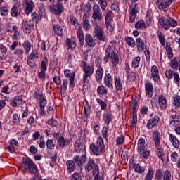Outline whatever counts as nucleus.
I'll return each instance as SVG.
<instances>
[{
    "label": "nucleus",
    "instance_id": "0eeeda50",
    "mask_svg": "<svg viewBox=\"0 0 180 180\" xmlns=\"http://www.w3.org/2000/svg\"><path fill=\"white\" fill-rule=\"evenodd\" d=\"M63 1L67 2L68 0H57V2L49 6L50 11L52 14L56 16H60L64 11V6L63 5Z\"/></svg>",
    "mask_w": 180,
    "mask_h": 180
},
{
    "label": "nucleus",
    "instance_id": "2f4dec72",
    "mask_svg": "<svg viewBox=\"0 0 180 180\" xmlns=\"http://www.w3.org/2000/svg\"><path fill=\"white\" fill-rule=\"evenodd\" d=\"M112 120V115L111 112L110 111L105 112L103 115V121L105 122V124L107 126H109Z\"/></svg>",
    "mask_w": 180,
    "mask_h": 180
},
{
    "label": "nucleus",
    "instance_id": "aec40b11",
    "mask_svg": "<svg viewBox=\"0 0 180 180\" xmlns=\"http://www.w3.org/2000/svg\"><path fill=\"white\" fill-rule=\"evenodd\" d=\"M137 51L139 52H143L148 46L147 44H145L144 41L141 37H137L136 39L135 43Z\"/></svg>",
    "mask_w": 180,
    "mask_h": 180
},
{
    "label": "nucleus",
    "instance_id": "e2e57ef3",
    "mask_svg": "<svg viewBox=\"0 0 180 180\" xmlns=\"http://www.w3.org/2000/svg\"><path fill=\"white\" fill-rule=\"evenodd\" d=\"M58 63V59L57 58H53V60H51L49 65V68L54 69L57 66Z\"/></svg>",
    "mask_w": 180,
    "mask_h": 180
},
{
    "label": "nucleus",
    "instance_id": "5fc2aeb1",
    "mask_svg": "<svg viewBox=\"0 0 180 180\" xmlns=\"http://www.w3.org/2000/svg\"><path fill=\"white\" fill-rule=\"evenodd\" d=\"M158 37L159 39L160 43L162 46H165V35L162 33V32H158Z\"/></svg>",
    "mask_w": 180,
    "mask_h": 180
},
{
    "label": "nucleus",
    "instance_id": "5701e85b",
    "mask_svg": "<svg viewBox=\"0 0 180 180\" xmlns=\"http://www.w3.org/2000/svg\"><path fill=\"white\" fill-rule=\"evenodd\" d=\"M114 82L116 91L121 92L123 89V82L121 80L120 76H115Z\"/></svg>",
    "mask_w": 180,
    "mask_h": 180
},
{
    "label": "nucleus",
    "instance_id": "864d4df0",
    "mask_svg": "<svg viewBox=\"0 0 180 180\" xmlns=\"http://www.w3.org/2000/svg\"><path fill=\"white\" fill-rule=\"evenodd\" d=\"M28 58L32 61L34 60V58H39V53L37 52V50L32 49L31 53L28 56Z\"/></svg>",
    "mask_w": 180,
    "mask_h": 180
},
{
    "label": "nucleus",
    "instance_id": "2eb2a0df",
    "mask_svg": "<svg viewBox=\"0 0 180 180\" xmlns=\"http://www.w3.org/2000/svg\"><path fill=\"white\" fill-rule=\"evenodd\" d=\"M24 5L25 6V13L27 16H29L34 10V0H24Z\"/></svg>",
    "mask_w": 180,
    "mask_h": 180
},
{
    "label": "nucleus",
    "instance_id": "c756f323",
    "mask_svg": "<svg viewBox=\"0 0 180 180\" xmlns=\"http://www.w3.org/2000/svg\"><path fill=\"white\" fill-rule=\"evenodd\" d=\"M83 104H84V112H83V115H84V118L85 119H88L89 117V112L90 110V105H89V102L86 99H84L83 101Z\"/></svg>",
    "mask_w": 180,
    "mask_h": 180
},
{
    "label": "nucleus",
    "instance_id": "680f3d73",
    "mask_svg": "<svg viewBox=\"0 0 180 180\" xmlns=\"http://www.w3.org/2000/svg\"><path fill=\"white\" fill-rule=\"evenodd\" d=\"M46 124H47L48 125L51 126V127H56L57 125L58 124V122H57V121H56V120H55V119L53 118V117L51 118V119H49V120L47 121Z\"/></svg>",
    "mask_w": 180,
    "mask_h": 180
},
{
    "label": "nucleus",
    "instance_id": "4be33fe9",
    "mask_svg": "<svg viewBox=\"0 0 180 180\" xmlns=\"http://www.w3.org/2000/svg\"><path fill=\"white\" fill-rule=\"evenodd\" d=\"M104 84L110 89H113V81L110 73H105L104 76Z\"/></svg>",
    "mask_w": 180,
    "mask_h": 180
},
{
    "label": "nucleus",
    "instance_id": "72a5a7b5",
    "mask_svg": "<svg viewBox=\"0 0 180 180\" xmlns=\"http://www.w3.org/2000/svg\"><path fill=\"white\" fill-rule=\"evenodd\" d=\"M110 60H111L112 66L114 68H116L119 64L120 58L118 57L117 53L115 51H112V58H110Z\"/></svg>",
    "mask_w": 180,
    "mask_h": 180
},
{
    "label": "nucleus",
    "instance_id": "f3484780",
    "mask_svg": "<svg viewBox=\"0 0 180 180\" xmlns=\"http://www.w3.org/2000/svg\"><path fill=\"white\" fill-rule=\"evenodd\" d=\"M160 121V117L158 115H155L154 117H152L148 120L146 127L148 129H152L156 127Z\"/></svg>",
    "mask_w": 180,
    "mask_h": 180
},
{
    "label": "nucleus",
    "instance_id": "ea45409f",
    "mask_svg": "<svg viewBox=\"0 0 180 180\" xmlns=\"http://www.w3.org/2000/svg\"><path fill=\"white\" fill-rule=\"evenodd\" d=\"M134 28L136 30H141L142 28L147 29V25L143 20H141L136 22Z\"/></svg>",
    "mask_w": 180,
    "mask_h": 180
},
{
    "label": "nucleus",
    "instance_id": "13d9d810",
    "mask_svg": "<svg viewBox=\"0 0 180 180\" xmlns=\"http://www.w3.org/2000/svg\"><path fill=\"white\" fill-rule=\"evenodd\" d=\"M46 147L49 150H53L55 148V143L51 139H48L46 141Z\"/></svg>",
    "mask_w": 180,
    "mask_h": 180
},
{
    "label": "nucleus",
    "instance_id": "09e8293b",
    "mask_svg": "<svg viewBox=\"0 0 180 180\" xmlns=\"http://www.w3.org/2000/svg\"><path fill=\"white\" fill-rule=\"evenodd\" d=\"M129 15H136L137 16V13H138V10H139V6L138 4H136L134 5V7L131 8V6H130L129 7Z\"/></svg>",
    "mask_w": 180,
    "mask_h": 180
},
{
    "label": "nucleus",
    "instance_id": "f8f14e48",
    "mask_svg": "<svg viewBox=\"0 0 180 180\" xmlns=\"http://www.w3.org/2000/svg\"><path fill=\"white\" fill-rule=\"evenodd\" d=\"M44 15H46V13L41 9L36 10L31 13L32 20L35 24H39Z\"/></svg>",
    "mask_w": 180,
    "mask_h": 180
},
{
    "label": "nucleus",
    "instance_id": "a18cd8bd",
    "mask_svg": "<svg viewBox=\"0 0 180 180\" xmlns=\"http://www.w3.org/2000/svg\"><path fill=\"white\" fill-rule=\"evenodd\" d=\"M89 18L86 15L83 16V28L85 31L90 29L91 25L89 24Z\"/></svg>",
    "mask_w": 180,
    "mask_h": 180
},
{
    "label": "nucleus",
    "instance_id": "9d476101",
    "mask_svg": "<svg viewBox=\"0 0 180 180\" xmlns=\"http://www.w3.org/2000/svg\"><path fill=\"white\" fill-rule=\"evenodd\" d=\"M60 133L54 132L53 134V137L56 139L58 146L60 148H64L65 146H68L70 143L69 139H65L63 136H60Z\"/></svg>",
    "mask_w": 180,
    "mask_h": 180
},
{
    "label": "nucleus",
    "instance_id": "a19ab883",
    "mask_svg": "<svg viewBox=\"0 0 180 180\" xmlns=\"http://www.w3.org/2000/svg\"><path fill=\"white\" fill-rule=\"evenodd\" d=\"M153 176H154V169L153 167H149L144 180H153Z\"/></svg>",
    "mask_w": 180,
    "mask_h": 180
},
{
    "label": "nucleus",
    "instance_id": "bb28decb",
    "mask_svg": "<svg viewBox=\"0 0 180 180\" xmlns=\"http://www.w3.org/2000/svg\"><path fill=\"white\" fill-rule=\"evenodd\" d=\"M66 165L68 174H72V172H74L77 167V165H75L74 161H72V160H68L66 161Z\"/></svg>",
    "mask_w": 180,
    "mask_h": 180
},
{
    "label": "nucleus",
    "instance_id": "c9c22d12",
    "mask_svg": "<svg viewBox=\"0 0 180 180\" xmlns=\"http://www.w3.org/2000/svg\"><path fill=\"white\" fill-rule=\"evenodd\" d=\"M145 149H146V141L143 138H140L138 141L137 152H141Z\"/></svg>",
    "mask_w": 180,
    "mask_h": 180
},
{
    "label": "nucleus",
    "instance_id": "412c9836",
    "mask_svg": "<svg viewBox=\"0 0 180 180\" xmlns=\"http://www.w3.org/2000/svg\"><path fill=\"white\" fill-rule=\"evenodd\" d=\"M103 74H104L103 68L101 65H99L95 74V79L97 83L101 84Z\"/></svg>",
    "mask_w": 180,
    "mask_h": 180
},
{
    "label": "nucleus",
    "instance_id": "c03bdc74",
    "mask_svg": "<svg viewBox=\"0 0 180 180\" xmlns=\"http://www.w3.org/2000/svg\"><path fill=\"white\" fill-rule=\"evenodd\" d=\"M23 47L25 51V53L27 55L30 52V50H32V48H33V45L30 43V41L27 40L24 42Z\"/></svg>",
    "mask_w": 180,
    "mask_h": 180
},
{
    "label": "nucleus",
    "instance_id": "39448f33",
    "mask_svg": "<svg viewBox=\"0 0 180 180\" xmlns=\"http://www.w3.org/2000/svg\"><path fill=\"white\" fill-rule=\"evenodd\" d=\"M24 155L26 156L23 160V167L25 172L30 174H34V176L39 175V168L37 167V165L32 158H30V157L27 156V155L24 153Z\"/></svg>",
    "mask_w": 180,
    "mask_h": 180
},
{
    "label": "nucleus",
    "instance_id": "ddd939ff",
    "mask_svg": "<svg viewBox=\"0 0 180 180\" xmlns=\"http://www.w3.org/2000/svg\"><path fill=\"white\" fill-rule=\"evenodd\" d=\"M174 0H157L156 5L160 11H167Z\"/></svg>",
    "mask_w": 180,
    "mask_h": 180
},
{
    "label": "nucleus",
    "instance_id": "b1692460",
    "mask_svg": "<svg viewBox=\"0 0 180 180\" xmlns=\"http://www.w3.org/2000/svg\"><path fill=\"white\" fill-rule=\"evenodd\" d=\"M112 48L110 46H109L105 49V54L103 58V62H104L103 64H106L112 59Z\"/></svg>",
    "mask_w": 180,
    "mask_h": 180
},
{
    "label": "nucleus",
    "instance_id": "37998d69",
    "mask_svg": "<svg viewBox=\"0 0 180 180\" xmlns=\"http://www.w3.org/2000/svg\"><path fill=\"white\" fill-rule=\"evenodd\" d=\"M138 153L139 154V155L142 158H143L144 159L147 160L149 158L150 152V150L146 148L145 149H143L141 151L138 152Z\"/></svg>",
    "mask_w": 180,
    "mask_h": 180
},
{
    "label": "nucleus",
    "instance_id": "052dcab7",
    "mask_svg": "<svg viewBox=\"0 0 180 180\" xmlns=\"http://www.w3.org/2000/svg\"><path fill=\"white\" fill-rule=\"evenodd\" d=\"M175 73H176V72L174 70H168L165 72V76L168 79H172L173 78V77L174 76Z\"/></svg>",
    "mask_w": 180,
    "mask_h": 180
},
{
    "label": "nucleus",
    "instance_id": "4d7b16f0",
    "mask_svg": "<svg viewBox=\"0 0 180 180\" xmlns=\"http://www.w3.org/2000/svg\"><path fill=\"white\" fill-rule=\"evenodd\" d=\"M125 141V136L124 135H120L118 137H117L116 139V146H121L124 143Z\"/></svg>",
    "mask_w": 180,
    "mask_h": 180
},
{
    "label": "nucleus",
    "instance_id": "8fccbe9b",
    "mask_svg": "<svg viewBox=\"0 0 180 180\" xmlns=\"http://www.w3.org/2000/svg\"><path fill=\"white\" fill-rule=\"evenodd\" d=\"M108 129H109L108 126L103 127L102 131H101L102 136L106 141H108Z\"/></svg>",
    "mask_w": 180,
    "mask_h": 180
},
{
    "label": "nucleus",
    "instance_id": "4468645a",
    "mask_svg": "<svg viewBox=\"0 0 180 180\" xmlns=\"http://www.w3.org/2000/svg\"><path fill=\"white\" fill-rule=\"evenodd\" d=\"M124 70L126 72L127 79L130 82H134L136 79V72H133L129 67V63H125Z\"/></svg>",
    "mask_w": 180,
    "mask_h": 180
},
{
    "label": "nucleus",
    "instance_id": "bf43d9fd",
    "mask_svg": "<svg viewBox=\"0 0 180 180\" xmlns=\"http://www.w3.org/2000/svg\"><path fill=\"white\" fill-rule=\"evenodd\" d=\"M68 79H63V84L61 85V89H60V93H65L68 87Z\"/></svg>",
    "mask_w": 180,
    "mask_h": 180
},
{
    "label": "nucleus",
    "instance_id": "69168bd1",
    "mask_svg": "<svg viewBox=\"0 0 180 180\" xmlns=\"http://www.w3.org/2000/svg\"><path fill=\"white\" fill-rule=\"evenodd\" d=\"M75 73L73 72L71 74L70 77L69 78L70 87H71V88H74V86H75Z\"/></svg>",
    "mask_w": 180,
    "mask_h": 180
},
{
    "label": "nucleus",
    "instance_id": "0e129e2a",
    "mask_svg": "<svg viewBox=\"0 0 180 180\" xmlns=\"http://www.w3.org/2000/svg\"><path fill=\"white\" fill-rule=\"evenodd\" d=\"M179 65V63L175 57L173 60H171L170 66L172 69L176 70Z\"/></svg>",
    "mask_w": 180,
    "mask_h": 180
},
{
    "label": "nucleus",
    "instance_id": "6e6d98bb",
    "mask_svg": "<svg viewBox=\"0 0 180 180\" xmlns=\"http://www.w3.org/2000/svg\"><path fill=\"white\" fill-rule=\"evenodd\" d=\"M138 106V102L136 98H132L131 101L129 103V108L133 110L134 112L136 111Z\"/></svg>",
    "mask_w": 180,
    "mask_h": 180
},
{
    "label": "nucleus",
    "instance_id": "dca6fc26",
    "mask_svg": "<svg viewBox=\"0 0 180 180\" xmlns=\"http://www.w3.org/2000/svg\"><path fill=\"white\" fill-rule=\"evenodd\" d=\"M151 78L155 83L161 81L158 68L155 65H153L151 68Z\"/></svg>",
    "mask_w": 180,
    "mask_h": 180
},
{
    "label": "nucleus",
    "instance_id": "603ef678",
    "mask_svg": "<svg viewBox=\"0 0 180 180\" xmlns=\"http://www.w3.org/2000/svg\"><path fill=\"white\" fill-rule=\"evenodd\" d=\"M82 174L78 172H75L70 176V180H82Z\"/></svg>",
    "mask_w": 180,
    "mask_h": 180
},
{
    "label": "nucleus",
    "instance_id": "58836bf2",
    "mask_svg": "<svg viewBox=\"0 0 180 180\" xmlns=\"http://www.w3.org/2000/svg\"><path fill=\"white\" fill-rule=\"evenodd\" d=\"M77 35L80 46H83L84 44V34H83V30H78L77 31Z\"/></svg>",
    "mask_w": 180,
    "mask_h": 180
},
{
    "label": "nucleus",
    "instance_id": "49530a36",
    "mask_svg": "<svg viewBox=\"0 0 180 180\" xmlns=\"http://www.w3.org/2000/svg\"><path fill=\"white\" fill-rule=\"evenodd\" d=\"M96 102L98 103L99 106H101V110H105L107 108V103L101 98H96Z\"/></svg>",
    "mask_w": 180,
    "mask_h": 180
},
{
    "label": "nucleus",
    "instance_id": "f704fd0d",
    "mask_svg": "<svg viewBox=\"0 0 180 180\" xmlns=\"http://www.w3.org/2000/svg\"><path fill=\"white\" fill-rule=\"evenodd\" d=\"M158 103L160 104V107L162 110H165L167 108V98L162 95H160L158 98Z\"/></svg>",
    "mask_w": 180,
    "mask_h": 180
},
{
    "label": "nucleus",
    "instance_id": "f03ea898",
    "mask_svg": "<svg viewBox=\"0 0 180 180\" xmlns=\"http://www.w3.org/2000/svg\"><path fill=\"white\" fill-rule=\"evenodd\" d=\"M84 170L86 172L89 173L91 172L94 180H101L102 177L100 174V168L98 164L94 160V158H89L85 165Z\"/></svg>",
    "mask_w": 180,
    "mask_h": 180
},
{
    "label": "nucleus",
    "instance_id": "6ab92c4d",
    "mask_svg": "<svg viewBox=\"0 0 180 180\" xmlns=\"http://www.w3.org/2000/svg\"><path fill=\"white\" fill-rule=\"evenodd\" d=\"M153 84L151 82H148L145 84V91L146 96L149 98H151L153 95Z\"/></svg>",
    "mask_w": 180,
    "mask_h": 180
},
{
    "label": "nucleus",
    "instance_id": "a211bd4d",
    "mask_svg": "<svg viewBox=\"0 0 180 180\" xmlns=\"http://www.w3.org/2000/svg\"><path fill=\"white\" fill-rule=\"evenodd\" d=\"M111 16L112 11L109 10L107 12L106 15L105 17V27H106L107 30H108L109 27H110V28L109 29L110 32H112L113 31L111 25V21L112 20V18Z\"/></svg>",
    "mask_w": 180,
    "mask_h": 180
},
{
    "label": "nucleus",
    "instance_id": "393cba45",
    "mask_svg": "<svg viewBox=\"0 0 180 180\" xmlns=\"http://www.w3.org/2000/svg\"><path fill=\"white\" fill-rule=\"evenodd\" d=\"M23 104V99L22 98V96H17L14 98L10 101V105L13 106V108L16 106H19L20 105Z\"/></svg>",
    "mask_w": 180,
    "mask_h": 180
},
{
    "label": "nucleus",
    "instance_id": "774afa93",
    "mask_svg": "<svg viewBox=\"0 0 180 180\" xmlns=\"http://www.w3.org/2000/svg\"><path fill=\"white\" fill-rule=\"evenodd\" d=\"M174 82L178 86L180 84V77H179V73L177 72H176V73L174 74Z\"/></svg>",
    "mask_w": 180,
    "mask_h": 180
},
{
    "label": "nucleus",
    "instance_id": "9b49d317",
    "mask_svg": "<svg viewBox=\"0 0 180 180\" xmlns=\"http://www.w3.org/2000/svg\"><path fill=\"white\" fill-rule=\"evenodd\" d=\"M94 27H95V37H97L98 44H101V41L104 42L105 39V37L104 36V29L102 27H100L98 22H94Z\"/></svg>",
    "mask_w": 180,
    "mask_h": 180
},
{
    "label": "nucleus",
    "instance_id": "7ed1b4c3",
    "mask_svg": "<svg viewBox=\"0 0 180 180\" xmlns=\"http://www.w3.org/2000/svg\"><path fill=\"white\" fill-rule=\"evenodd\" d=\"M109 1H110V0H98V5H94L92 14V18L94 21L98 20V22H101L103 20V14L99 7H101L102 11H105L108 2Z\"/></svg>",
    "mask_w": 180,
    "mask_h": 180
},
{
    "label": "nucleus",
    "instance_id": "a878e982",
    "mask_svg": "<svg viewBox=\"0 0 180 180\" xmlns=\"http://www.w3.org/2000/svg\"><path fill=\"white\" fill-rule=\"evenodd\" d=\"M53 31L58 37H62L63 34V28L58 24H52Z\"/></svg>",
    "mask_w": 180,
    "mask_h": 180
},
{
    "label": "nucleus",
    "instance_id": "7c9ffc66",
    "mask_svg": "<svg viewBox=\"0 0 180 180\" xmlns=\"http://www.w3.org/2000/svg\"><path fill=\"white\" fill-rule=\"evenodd\" d=\"M153 139L155 142V147H159L161 141V136L158 131H155L153 134Z\"/></svg>",
    "mask_w": 180,
    "mask_h": 180
},
{
    "label": "nucleus",
    "instance_id": "de8ad7c7",
    "mask_svg": "<svg viewBox=\"0 0 180 180\" xmlns=\"http://www.w3.org/2000/svg\"><path fill=\"white\" fill-rule=\"evenodd\" d=\"M108 89L103 86L101 85L97 88V94L98 95H105L107 94Z\"/></svg>",
    "mask_w": 180,
    "mask_h": 180
},
{
    "label": "nucleus",
    "instance_id": "1a4fd4ad",
    "mask_svg": "<svg viewBox=\"0 0 180 180\" xmlns=\"http://www.w3.org/2000/svg\"><path fill=\"white\" fill-rule=\"evenodd\" d=\"M74 149L77 153H80L82 151L83 154L82 155V160L83 163H84L86 160V146L82 143L80 139L76 141L74 144Z\"/></svg>",
    "mask_w": 180,
    "mask_h": 180
},
{
    "label": "nucleus",
    "instance_id": "473e14b6",
    "mask_svg": "<svg viewBox=\"0 0 180 180\" xmlns=\"http://www.w3.org/2000/svg\"><path fill=\"white\" fill-rule=\"evenodd\" d=\"M132 168L134 169V172L139 174H143L145 172V167L139 165V163H134Z\"/></svg>",
    "mask_w": 180,
    "mask_h": 180
},
{
    "label": "nucleus",
    "instance_id": "c85d7f7f",
    "mask_svg": "<svg viewBox=\"0 0 180 180\" xmlns=\"http://www.w3.org/2000/svg\"><path fill=\"white\" fill-rule=\"evenodd\" d=\"M169 141L175 148H179L180 146V141L177 139V137L173 134H169Z\"/></svg>",
    "mask_w": 180,
    "mask_h": 180
},
{
    "label": "nucleus",
    "instance_id": "6e6552de",
    "mask_svg": "<svg viewBox=\"0 0 180 180\" xmlns=\"http://www.w3.org/2000/svg\"><path fill=\"white\" fill-rule=\"evenodd\" d=\"M155 179L156 180H171V170L169 169H167L165 170H163L161 168L158 169L155 172Z\"/></svg>",
    "mask_w": 180,
    "mask_h": 180
},
{
    "label": "nucleus",
    "instance_id": "e433bc0d",
    "mask_svg": "<svg viewBox=\"0 0 180 180\" xmlns=\"http://www.w3.org/2000/svg\"><path fill=\"white\" fill-rule=\"evenodd\" d=\"M125 41L127 45L131 48H134L136 46V40L129 36H126L124 37Z\"/></svg>",
    "mask_w": 180,
    "mask_h": 180
},
{
    "label": "nucleus",
    "instance_id": "79ce46f5",
    "mask_svg": "<svg viewBox=\"0 0 180 180\" xmlns=\"http://www.w3.org/2000/svg\"><path fill=\"white\" fill-rule=\"evenodd\" d=\"M140 61H141L140 56H136L134 58H133L131 61V68L135 70L137 69L139 66Z\"/></svg>",
    "mask_w": 180,
    "mask_h": 180
},
{
    "label": "nucleus",
    "instance_id": "f257e3e1",
    "mask_svg": "<svg viewBox=\"0 0 180 180\" xmlns=\"http://www.w3.org/2000/svg\"><path fill=\"white\" fill-rule=\"evenodd\" d=\"M80 68H82L84 72L83 77L82 79V85L84 90H87L89 85L88 78H91L94 72V66L90 65L86 61L82 60Z\"/></svg>",
    "mask_w": 180,
    "mask_h": 180
},
{
    "label": "nucleus",
    "instance_id": "20e7f679",
    "mask_svg": "<svg viewBox=\"0 0 180 180\" xmlns=\"http://www.w3.org/2000/svg\"><path fill=\"white\" fill-rule=\"evenodd\" d=\"M89 150L95 156H100L104 154L105 152V146L102 136L98 137V140L96 141V143H91L89 145Z\"/></svg>",
    "mask_w": 180,
    "mask_h": 180
},
{
    "label": "nucleus",
    "instance_id": "4c0bfd02",
    "mask_svg": "<svg viewBox=\"0 0 180 180\" xmlns=\"http://www.w3.org/2000/svg\"><path fill=\"white\" fill-rule=\"evenodd\" d=\"M72 161L74 163L77 165V167H82L83 165V161L82 159V155L81 157L79 155H76L73 157Z\"/></svg>",
    "mask_w": 180,
    "mask_h": 180
},
{
    "label": "nucleus",
    "instance_id": "cd10ccee",
    "mask_svg": "<svg viewBox=\"0 0 180 180\" xmlns=\"http://www.w3.org/2000/svg\"><path fill=\"white\" fill-rule=\"evenodd\" d=\"M85 42L86 45L91 48H94L96 46L95 40H94L93 37L91 36L90 34H86L85 35Z\"/></svg>",
    "mask_w": 180,
    "mask_h": 180
},
{
    "label": "nucleus",
    "instance_id": "423d86ee",
    "mask_svg": "<svg viewBox=\"0 0 180 180\" xmlns=\"http://www.w3.org/2000/svg\"><path fill=\"white\" fill-rule=\"evenodd\" d=\"M159 22L161 27L166 31L169 30L171 27L174 28L178 25L177 21L172 17H169V18L161 17L159 19Z\"/></svg>",
    "mask_w": 180,
    "mask_h": 180
},
{
    "label": "nucleus",
    "instance_id": "3c124183",
    "mask_svg": "<svg viewBox=\"0 0 180 180\" xmlns=\"http://www.w3.org/2000/svg\"><path fill=\"white\" fill-rule=\"evenodd\" d=\"M34 98L37 100H41L44 98L43 97V92L41 91H40V89H37L34 92Z\"/></svg>",
    "mask_w": 180,
    "mask_h": 180
},
{
    "label": "nucleus",
    "instance_id": "338daca9",
    "mask_svg": "<svg viewBox=\"0 0 180 180\" xmlns=\"http://www.w3.org/2000/svg\"><path fill=\"white\" fill-rule=\"evenodd\" d=\"M174 105L176 107H180V96L176 95L174 99Z\"/></svg>",
    "mask_w": 180,
    "mask_h": 180
}]
</instances>
